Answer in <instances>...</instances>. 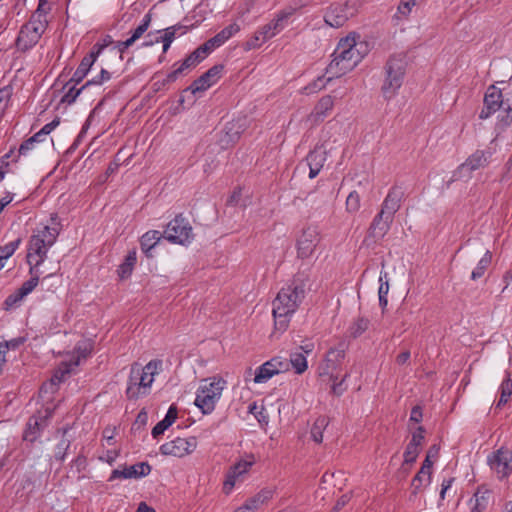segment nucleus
Returning <instances> with one entry per match:
<instances>
[{
  "instance_id": "obj_1",
  "label": "nucleus",
  "mask_w": 512,
  "mask_h": 512,
  "mask_svg": "<svg viewBox=\"0 0 512 512\" xmlns=\"http://www.w3.org/2000/svg\"><path fill=\"white\" fill-rule=\"evenodd\" d=\"M304 297V285L296 281L281 288L272 303L276 330L284 332L288 328L291 316L296 312Z\"/></svg>"
},
{
  "instance_id": "obj_2",
  "label": "nucleus",
  "mask_w": 512,
  "mask_h": 512,
  "mask_svg": "<svg viewBox=\"0 0 512 512\" xmlns=\"http://www.w3.org/2000/svg\"><path fill=\"white\" fill-rule=\"evenodd\" d=\"M359 46H362V43L358 44L354 37L340 39L332 54L333 59L326 68L328 80L339 78L358 65L364 57Z\"/></svg>"
},
{
  "instance_id": "obj_3",
  "label": "nucleus",
  "mask_w": 512,
  "mask_h": 512,
  "mask_svg": "<svg viewBox=\"0 0 512 512\" xmlns=\"http://www.w3.org/2000/svg\"><path fill=\"white\" fill-rule=\"evenodd\" d=\"M499 110H501V114L498 116V125L501 128L510 126L512 123V92L503 94L499 88L491 85L485 92L479 118L486 120Z\"/></svg>"
},
{
  "instance_id": "obj_4",
  "label": "nucleus",
  "mask_w": 512,
  "mask_h": 512,
  "mask_svg": "<svg viewBox=\"0 0 512 512\" xmlns=\"http://www.w3.org/2000/svg\"><path fill=\"white\" fill-rule=\"evenodd\" d=\"M162 366L161 360H151L145 366L133 363L130 368L126 396L128 399H138L149 394L150 387L154 381V375Z\"/></svg>"
},
{
  "instance_id": "obj_5",
  "label": "nucleus",
  "mask_w": 512,
  "mask_h": 512,
  "mask_svg": "<svg viewBox=\"0 0 512 512\" xmlns=\"http://www.w3.org/2000/svg\"><path fill=\"white\" fill-rule=\"evenodd\" d=\"M43 2L41 0L29 21L20 28L15 45L21 52L32 49L47 29L48 21L46 19V11L43 9Z\"/></svg>"
},
{
  "instance_id": "obj_6",
  "label": "nucleus",
  "mask_w": 512,
  "mask_h": 512,
  "mask_svg": "<svg viewBox=\"0 0 512 512\" xmlns=\"http://www.w3.org/2000/svg\"><path fill=\"white\" fill-rule=\"evenodd\" d=\"M407 62L402 55H392L384 66V80L381 93L385 100L393 99L403 85Z\"/></svg>"
},
{
  "instance_id": "obj_7",
  "label": "nucleus",
  "mask_w": 512,
  "mask_h": 512,
  "mask_svg": "<svg viewBox=\"0 0 512 512\" xmlns=\"http://www.w3.org/2000/svg\"><path fill=\"white\" fill-rule=\"evenodd\" d=\"M225 385L226 381L223 378L216 377H214L209 384L200 385L196 392L194 404L203 414L213 412Z\"/></svg>"
},
{
  "instance_id": "obj_8",
  "label": "nucleus",
  "mask_w": 512,
  "mask_h": 512,
  "mask_svg": "<svg viewBox=\"0 0 512 512\" xmlns=\"http://www.w3.org/2000/svg\"><path fill=\"white\" fill-rule=\"evenodd\" d=\"M164 238L173 244L187 245L194 238L192 226L182 214H178L167 224Z\"/></svg>"
},
{
  "instance_id": "obj_9",
  "label": "nucleus",
  "mask_w": 512,
  "mask_h": 512,
  "mask_svg": "<svg viewBox=\"0 0 512 512\" xmlns=\"http://www.w3.org/2000/svg\"><path fill=\"white\" fill-rule=\"evenodd\" d=\"M320 242V233L316 226L305 227L297 239V256L301 259L311 257Z\"/></svg>"
},
{
  "instance_id": "obj_10",
  "label": "nucleus",
  "mask_w": 512,
  "mask_h": 512,
  "mask_svg": "<svg viewBox=\"0 0 512 512\" xmlns=\"http://www.w3.org/2000/svg\"><path fill=\"white\" fill-rule=\"evenodd\" d=\"M289 370L288 359L276 356L264 362L255 371L254 382L266 383L274 375L283 373Z\"/></svg>"
},
{
  "instance_id": "obj_11",
  "label": "nucleus",
  "mask_w": 512,
  "mask_h": 512,
  "mask_svg": "<svg viewBox=\"0 0 512 512\" xmlns=\"http://www.w3.org/2000/svg\"><path fill=\"white\" fill-rule=\"evenodd\" d=\"M254 464V456L250 455L249 460L241 459L232 465L226 473L225 480L223 482V492L225 494H229L235 487L236 482L242 481Z\"/></svg>"
},
{
  "instance_id": "obj_12",
  "label": "nucleus",
  "mask_w": 512,
  "mask_h": 512,
  "mask_svg": "<svg viewBox=\"0 0 512 512\" xmlns=\"http://www.w3.org/2000/svg\"><path fill=\"white\" fill-rule=\"evenodd\" d=\"M197 446L195 437L180 438L166 442L160 446V453L165 456L183 457L192 453Z\"/></svg>"
},
{
  "instance_id": "obj_13",
  "label": "nucleus",
  "mask_w": 512,
  "mask_h": 512,
  "mask_svg": "<svg viewBox=\"0 0 512 512\" xmlns=\"http://www.w3.org/2000/svg\"><path fill=\"white\" fill-rule=\"evenodd\" d=\"M223 70V64H216L212 66L200 77L194 80L189 87L185 88L183 92H190L195 95L198 92L206 91L220 79Z\"/></svg>"
},
{
  "instance_id": "obj_14",
  "label": "nucleus",
  "mask_w": 512,
  "mask_h": 512,
  "mask_svg": "<svg viewBox=\"0 0 512 512\" xmlns=\"http://www.w3.org/2000/svg\"><path fill=\"white\" fill-rule=\"evenodd\" d=\"M488 463L500 478L507 477L512 472V450L500 447L488 457Z\"/></svg>"
},
{
  "instance_id": "obj_15",
  "label": "nucleus",
  "mask_w": 512,
  "mask_h": 512,
  "mask_svg": "<svg viewBox=\"0 0 512 512\" xmlns=\"http://www.w3.org/2000/svg\"><path fill=\"white\" fill-rule=\"evenodd\" d=\"M152 470L151 465L148 462L136 463L132 466H123L122 468L114 469L108 479L113 481L115 479H130V478H142L150 474Z\"/></svg>"
},
{
  "instance_id": "obj_16",
  "label": "nucleus",
  "mask_w": 512,
  "mask_h": 512,
  "mask_svg": "<svg viewBox=\"0 0 512 512\" xmlns=\"http://www.w3.org/2000/svg\"><path fill=\"white\" fill-rule=\"evenodd\" d=\"M404 195L405 192L401 186L393 185L389 189L384 201L381 204L380 212H382V214L387 215L388 217L390 216L394 218L395 214L401 208V203L404 199Z\"/></svg>"
},
{
  "instance_id": "obj_17",
  "label": "nucleus",
  "mask_w": 512,
  "mask_h": 512,
  "mask_svg": "<svg viewBox=\"0 0 512 512\" xmlns=\"http://www.w3.org/2000/svg\"><path fill=\"white\" fill-rule=\"evenodd\" d=\"M393 221L394 218L388 217L379 211L369 226L367 237L372 238L374 242L382 240L389 232Z\"/></svg>"
},
{
  "instance_id": "obj_18",
  "label": "nucleus",
  "mask_w": 512,
  "mask_h": 512,
  "mask_svg": "<svg viewBox=\"0 0 512 512\" xmlns=\"http://www.w3.org/2000/svg\"><path fill=\"white\" fill-rule=\"evenodd\" d=\"M58 235V228L46 225L31 235L28 245L50 249L56 242Z\"/></svg>"
},
{
  "instance_id": "obj_19",
  "label": "nucleus",
  "mask_w": 512,
  "mask_h": 512,
  "mask_svg": "<svg viewBox=\"0 0 512 512\" xmlns=\"http://www.w3.org/2000/svg\"><path fill=\"white\" fill-rule=\"evenodd\" d=\"M347 10L346 5L340 3L331 4L324 14L325 23L334 28L342 27L348 20Z\"/></svg>"
},
{
  "instance_id": "obj_20",
  "label": "nucleus",
  "mask_w": 512,
  "mask_h": 512,
  "mask_svg": "<svg viewBox=\"0 0 512 512\" xmlns=\"http://www.w3.org/2000/svg\"><path fill=\"white\" fill-rule=\"evenodd\" d=\"M240 31V26L236 22L226 26L221 31H219L215 36L208 39L202 45L206 47V51L210 54L214 49L222 46L226 41H228L232 36Z\"/></svg>"
},
{
  "instance_id": "obj_21",
  "label": "nucleus",
  "mask_w": 512,
  "mask_h": 512,
  "mask_svg": "<svg viewBox=\"0 0 512 512\" xmlns=\"http://www.w3.org/2000/svg\"><path fill=\"white\" fill-rule=\"evenodd\" d=\"M43 274V271H41L40 269H37V268H32L30 267L29 268V275H30V279H28L27 281H25L21 286L20 288L17 290V293H16V296L15 298L13 299V302H15L16 300L18 299H22L23 297L27 296L29 293H31L35 288L36 286L38 285L39 283V279H40V276ZM10 301H12V296H9L7 299H6V304H9Z\"/></svg>"
},
{
  "instance_id": "obj_22",
  "label": "nucleus",
  "mask_w": 512,
  "mask_h": 512,
  "mask_svg": "<svg viewBox=\"0 0 512 512\" xmlns=\"http://www.w3.org/2000/svg\"><path fill=\"white\" fill-rule=\"evenodd\" d=\"M326 161V154L320 149L312 150L306 156L307 166L309 167V178L314 179L321 171Z\"/></svg>"
},
{
  "instance_id": "obj_23",
  "label": "nucleus",
  "mask_w": 512,
  "mask_h": 512,
  "mask_svg": "<svg viewBox=\"0 0 512 512\" xmlns=\"http://www.w3.org/2000/svg\"><path fill=\"white\" fill-rule=\"evenodd\" d=\"M344 358L345 349L343 347L329 349L325 358V366L322 368L320 376L329 374L331 371L334 372L338 365L344 360Z\"/></svg>"
},
{
  "instance_id": "obj_24",
  "label": "nucleus",
  "mask_w": 512,
  "mask_h": 512,
  "mask_svg": "<svg viewBox=\"0 0 512 512\" xmlns=\"http://www.w3.org/2000/svg\"><path fill=\"white\" fill-rule=\"evenodd\" d=\"M489 153L483 150H476L466 161L459 166V171L464 169L472 172L485 167L489 163Z\"/></svg>"
},
{
  "instance_id": "obj_25",
  "label": "nucleus",
  "mask_w": 512,
  "mask_h": 512,
  "mask_svg": "<svg viewBox=\"0 0 512 512\" xmlns=\"http://www.w3.org/2000/svg\"><path fill=\"white\" fill-rule=\"evenodd\" d=\"M44 429V421L40 417L32 416L29 418L23 433V440L34 443L41 435Z\"/></svg>"
},
{
  "instance_id": "obj_26",
  "label": "nucleus",
  "mask_w": 512,
  "mask_h": 512,
  "mask_svg": "<svg viewBox=\"0 0 512 512\" xmlns=\"http://www.w3.org/2000/svg\"><path fill=\"white\" fill-rule=\"evenodd\" d=\"M177 415L178 409L175 404H172L169 407L164 419L159 421L153 427L151 432L153 438H158L160 435H162L165 432V430H167L175 422V420L177 419Z\"/></svg>"
},
{
  "instance_id": "obj_27",
  "label": "nucleus",
  "mask_w": 512,
  "mask_h": 512,
  "mask_svg": "<svg viewBox=\"0 0 512 512\" xmlns=\"http://www.w3.org/2000/svg\"><path fill=\"white\" fill-rule=\"evenodd\" d=\"M161 238H164V233L162 234L158 230H149L142 235L140 245L147 257H152L151 250L158 244Z\"/></svg>"
},
{
  "instance_id": "obj_28",
  "label": "nucleus",
  "mask_w": 512,
  "mask_h": 512,
  "mask_svg": "<svg viewBox=\"0 0 512 512\" xmlns=\"http://www.w3.org/2000/svg\"><path fill=\"white\" fill-rule=\"evenodd\" d=\"M287 15H279L277 18L273 19L268 24L262 26L260 28V34H263L262 42H266L267 40L274 37L277 33L284 29V21L286 20Z\"/></svg>"
},
{
  "instance_id": "obj_29",
  "label": "nucleus",
  "mask_w": 512,
  "mask_h": 512,
  "mask_svg": "<svg viewBox=\"0 0 512 512\" xmlns=\"http://www.w3.org/2000/svg\"><path fill=\"white\" fill-rule=\"evenodd\" d=\"M334 107V98L330 95L323 96L315 105L312 115L316 121H323Z\"/></svg>"
},
{
  "instance_id": "obj_30",
  "label": "nucleus",
  "mask_w": 512,
  "mask_h": 512,
  "mask_svg": "<svg viewBox=\"0 0 512 512\" xmlns=\"http://www.w3.org/2000/svg\"><path fill=\"white\" fill-rule=\"evenodd\" d=\"M48 250L49 249L41 248L40 246L28 245V252L26 257L29 266L32 268L40 269V266L47 259Z\"/></svg>"
},
{
  "instance_id": "obj_31",
  "label": "nucleus",
  "mask_w": 512,
  "mask_h": 512,
  "mask_svg": "<svg viewBox=\"0 0 512 512\" xmlns=\"http://www.w3.org/2000/svg\"><path fill=\"white\" fill-rule=\"evenodd\" d=\"M208 55L209 53L206 51V47L200 45L180 63V67L184 71L192 69L202 62Z\"/></svg>"
},
{
  "instance_id": "obj_32",
  "label": "nucleus",
  "mask_w": 512,
  "mask_h": 512,
  "mask_svg": "<svg viewBox=\"0 0 512 512\" xmlns=\"http://www.w3.org/2000/svg\"><path fill=\"white\" fill-rule=\"evenodd\" d=\"M93 66L92 63L88 61V59L84 58L81 60L79 66L73 73L72 77L65 83L64 87L69 86L72 83L80 84L84 78L89 73L91 67Z\"/></svg>"
},
{
  "instance_id": "obj_33",
  "label": "nucleus",
  "mask_w": 512,
  "mask_h": 512,
  "mask_svg": "<svg viewBox=\"0 0 512 512\" xmlns=\"http://www.w3.org/2000/svg\"><path fill=\"white\" fill-rule=\"evenodd\" d=\"M68 430H69L68 427L62 428L60 430V431H62V438L58 442V444L55 446V449H54V458L60 462H63L65 460L67 451L69 450V448L71 446V440L66 437Z\"/></svg>"
},
{
  "instance_id": "obj_34",
  "label": "nucleus",
  "mask_w": 512,
  "mask_h": 512,
  "mask_svg": "<svg viewBox=\"0 0 512 512\" xmlns=\"http://www.w3.org/2000/svg\"><path fill=\"white\" fill-rule=\"evenodd\" d=\"M136 261H137L136 252L130 251L126 255L124 262L121 265H119V267L117 269L118 276L121 279L128 278L132 274V271L134 269Z\"/></svg>"
},
{
  "instance_id": "obj_35",
  "label": "nucleus",
  "mask_w": 512,
  "mask_h": 512,
  "mask_svg": "<svg viewBox=\"0 0 512 512\" xmlns=\"http://www.w3.org/2000/svg\"><path fill=\"white\" fill-rule=\"evenodd\" d=\"M491 492L487 489L478 488L474 494L475 504L471 512H484L489 504Z\"/></svg>"
},
{
  "instance_id": "obj_36",
  "label": "nucleus",
  "mask_w": 512,
  "mask_h": 512,
  "mask_svg": "<svg viewBox=\"0 0 512 512\" xmlns=\"http://www.w3.org/2000/svg\"><path fill=\"white\" fill-rule=\"evenodd\" d=\"M379 290H378V297H379V306L381 307L382 311L386 309L388 305V299L387 295L389 292V277L387 272H381L379 277Z\"/></svg>"
},
{
  "instance_id": "obj_37",
  "label": "nucleus",
  "mask_w": 512,
  "mask_h": 512,
  "mask_svg": "<svg viewBox=\"0 0 512 512\" xmlns=\"http://www.w3.org/2000/svg\"><path fill=\"white\" fill-rule=\"evenodd\" d=\"M328 424H329V419L326 416H319L315 420V422L311 428V431H310L311 438L313 439V441H315L316 443H322L323 432L326 429V427L328 426Z\"/></svg>"
},
{
  "instance_id": "obj_38",
  "label": "nucleus",
  "mask_w": 512,
  "mask_h": 512,
  "mask_svg": "<svg viewBox=\"0 0 512 512\" xmlns=\"http://www.w3.org/2000/svg\"><path fill=\"white\" fill-rule=\"evenodd\" d=\"M491 261H492V253L489 250H487L485 252V254L483 255V257L478 261L475 269L472 271L471 279L473 281H476V280L482 278L484 276L486 270L490 266Z\"/></svg>"
},
{
  "instance_id": "obj_39",
  "label": "nucleus",
  "mask_w": 512,
  "mask_h": 512,
  "mask_svg": "<svg viewBox=\"0 0 512 512\" xmlns=\"http://www.w3.org/2000/svg\"><path fill=\"white\" fill-rule=\"evenodd\" d=\"M289 367L292 366L296 374H302L307 370V359L304 353L296 351L290 354Z\"/></svg>"
},
{
  "instance_id": "obj_40",
  "label": "nucleus",
  "mask_w": 512,
  "mask_h": 512,
  "mask_svg": "<svg viewBox=\"0 0 512 512\" xmlns=\"http://www.w3.org/2000/svg\"><path fill=\"white\" fill-rule=\"evenodd\" d=\"M164 34L163 36L157 37L155 42H169L172 43L174 39L176 38V34L180 31V35L185 34L188 31L187 26H183L181 24H176L173 26H170L163 30Z\"/></svg>"
},
{
  "instance_id": "obj_41",
  "label": "nucleus",
  "mask_w": 512,
  "mask_h": 512,
  "mask_svg": "<svg viewBox=\"0 0 512 512\" xmlns=\"http://www.w3.org/2000/svg\"><path fill=\"white\" fill-rule=\"evenodd\" d=\"M499 390L500 399L496 404V408H501L502 406H504L508 402L510 396L512 395V379L510 378L509 373H507L506 378L502 381Z\"/></svg>"
},
{
  "instance_id": "obj_42",
  "label": "nucleus",
  "mask_w": 512,
  "mask_h": 512,
  "mask_svg": "<svg viewBox=\"0 0 512 512\" xmlns=\"http://www.w3.org/2000/svg\"><path fill=\"white\" fill-rule=\"evenodd\" d=\"M77 85L78 84L72 83L67 87H63L64 89L67 88L68 90L62 96L60 100L61 103H65L68 105L73 104L76 101L77 97L81 94V92L88 88L86 84H83L80 88H77Z\"/></svg>"
},
{
  "instance_id": "obj_43",
  "label": "nucleus",
  "mask_w": 512,
  "mask_h": 512,
  "mask_svg": "<svg viewBox=\"0 0 512 512\" xmlns=\"http://www.w3.org/2000/svg\"><path fill=\"white\" fill-rule=\"evenodd\" d=\"M369 324V319L365 317H358L355 319L348 329L350 337L355 339L361 336L368 329Z\"/></svg>"
},
{
  "instance_id": "obj_44",
  "label": "nucleus",
  "mask_w": 512,
  "mask_h": 512,
  "mask_svg": "<svg viewBox=\"0 0 512 512\" xmlns=\"http://www.w3.org/2000/svg\"><path fill=\"white\" fill-rule=\"evenodd\" d=\"M151 21H152V14L149 11L147 14L144 15V17L142 18L140 24L133 31H131L130 38L134 42H136L138 39H140L143 36V34L150 27Z\"/></svg>"
},
{
  "instance_id": "obj_45",
  "label": "nucleus",
  "mask_w": 512,
  "mask_h": 512,
  "mask_svg": "<svg viewBox=\"0 0 512 512\" xmlns=\"http://www.w3.org/2000/svg\"><path fill=\"white\" fill-rule=\"evenodd\" d=\"M329 376V379L333 381L331 385V393L336 396H341L347 389L346 385L344 384L346 378L348 377V374L346 373L343 378L338 381V376L334 374V372H330L329 374H326Z\"/></svg>"
},
{
  "instance_id": "obj_46",
  "label": "nucleus",
  "mask_w": 512,
  "mask_h": 512,
  "mask_svg": "<svg viewBox=\"0 0 512 512\" xmlns=\"http://www.w3.org/2000/svg\"><path fill=\"white\" fill-rule=\"evenodd\" d=\"M21 241V238H17L5 244L4 246H0V261L4 262L10 258L19 247Z\"/></svg>"
},
{
  "instance_id": "obj_47",
  "label": "nucleus",
  "mask_w": 512,
  "mask_h": 512,
  "mask_svg": "<svg viewBox=\"0 0 512 512\" xmlns=\"http://www.w3.org/2000/svg\"><path fill=\"white\" fill-rule=\"evenodd\" d=\"M430 483L427 480V474H420V470L413 477L411 482L412 494L417 495L422 489Z\"/></svg>"
},
{
  "instance_id": "obj_48",
  "label": "nucleus",
  "mask_w": 512,
  "mask_h": 512,
  "mask_svg": "<svg viewBox=\"0 0 512 512\" xmlns=\"http://www.w3.org/2000/svg\"><path fill=\"white\" fill-rule=\"evenodd\" d=\"M11 96L12 88L10 86L0 88V120L3 117L6 108L8 107Z\"/></svg>"
},
{
  "instance_id": "obj_49",
  "label": "nucleus",
  "mask_w": 512,
  "mask_h": 512,
  "mask_svg": "<svg viewBox=\"0 0 512 512\" xmlns=\"http://www.w3.org/2000/svg\"><path fill=\"white\" fill-rule=\"evenodd\" d=\"M346 209L350 213H356L360 209V195L357 191L349 193L346 199Z\"/></svg>"
},
{
  "instance_id": "obj_50",
  "label": "nucleus",
  "mask_w": 512,
  "mask_h": 512,
  "mask_svg": "<svg viewBox=\"0 0 512 512\" xmlns=\"http://www.w3.org/2000/svg\"><path fill=\"white\" fill-rule=\"evenodd\" d=\"M329 81L330 80H328V77L325 79L324 75L319 76L316 80H314L313 82L309 83L305 87V90L307 91V93L318 92V91L324 89Z\"/></svg>"
},
{
  "instance_id": "obj_51",
  "label": "nucleus",
  "mask_w": 512,
  "mask_h": 512,
  "mask_svg": "<svg viewBox=\"0 0 512 512\" xmlns=\"http://www.w3.org/2000/svg\"><path fill=\"white\" fill-rule=\"evenodd\" d=\"M249 412L253 414L259 423H268V416L265 413L263 406H258L256 402L249 405Z\"/></svg>"
},
{
  "instance_id": "obj_52",
  "label": "nucleus",
  "mask_w": 512,
  "mask_h": 512,
  "mask_svg": "<svg viewBox=\"0 0 512 512\" xmlns=\"http://www.w3.org/2000/svg\"><path fill=\"white\" fill-rule=\"evenodd\" d=\"M70 373V364L62 363V365L54 372L51 382L57 384L64 381L65 377Z\"/></svg>"
},
{
  "instance_id": "obj_53",
  "label": "nucleus",
  "mask_w": 512,
  "mask_h": 512,
  "mask_svg": "<svg viewBox=\"0 0 512 512\" xmlns=\"http://www.w3.org/2000/svg\"><path fill=\"white\" fill-rule=\"evenodd\" d=\"M111 79V73L107 71L106 69H101L100 73L93 77L92 79L88 80L85 84L87 87H90L92 85L100 86L104 82Z\"/></svg>"
},
{
  "instance_id": "obj_54",
  "label": "nucleus",
  "mask_w": 512,
  "mask_h": 512,
  "mask_svg": "<svg viewBox=\"0 0 512 512\" xmlns=\"http://www.w3.org/2000/svg\"><path fill=\"white\" fill-rule=\"evenodd\" d=\"M263 34H260V29L257 30L254 35L244 43V50L249 51L252 49L259 48L264 42H262Z\"/></svg>"
},
{
  "instance_id": "obj_55",
  "label": "nucleus",
  "mask_w": 512,
  "mask_h": 512,
  "mask_svg": "<svg viewBox=\"0 0 512 512\" xmlns=\"http://www.w3.org/2000/svg\"><path fill=\"white\" fill-rule=\"evenodd\" d=\"M419 454L418 447L414 446V444H407L405 452H404V463L412 464L416 461Z\"/></svg>"
},
{
  "instance_id": "obj_56",
  "label": "nucleus",
  "mask_w": 512,
  "mask_h": 512,
  "mask_svg": "<svg viewBox=\"0 0 512 512\" xmlns=\"http://www.w3.org/2000/svg\"><path fill=\"white\" fill-rule=\"evenodd\" d=\"M35 147L34 140L28 138L23 141L18 149V155L12 160V162L17 163L20 156H26L29 151H31Z\"/></svg>"
},
{
  "instance_id": "obj_57",
  "label": "nucleus",
  "mask_w": 512,
  "mask_h": 512,
  "mask_svg": "<svg viewBox=\"0 0 512 512\" xmlns=\"http://www.w3.org/2000/svg\"><path fill=\"white\" fill-rule=\"evenodd\" d=\"M416 5L415 0H401L398 5V13L403 17H408L412 8Z\"/></svg>"
},
{
  "instance_id": "obj_58",
  "label": "nucleus",
  "mask_w": 512,
  "mask_h": 512,
  "mask_svg": "<svg viewBox=\"0 0 512 512\" xmlns=\"http://www.w3.org/2000/svg\"><path fill=\"white\" fill-rule=\"evenodd\" d=\"M74 352L77 356V360L74 362V365H78L81 359H85L91 353V347L89 345H77L74 349Z\"/></svg>"
},
{
  "instance_id": "obj_59",
  "label": "nucleus",
  "mask_w": 512,
  "mask_h": 512,
  "mask_svg": "<svg viewBox=\"0 0 512 512\" xmlns=\"http://www.w3.org/2000/svg\"><path fill=\"white\" fill-rule=\"evenodd\" d=\"M103 50L104 48L98 42H96L92 46L90 52L87 55H85L84 58L88 59L90 63L94 64Z\"/></svg>"
},
{
  "instance_id": "obj_60",
  "label": "nucleus",
  "mask_w": 512,
  "mask_h": 512,
  "mask_svg": "<svg viewBox=\"0 0 512 512\" xmlns=\"http://www.w3.org/2000/svg\"><path fill=\"white\" fill-rule=\"evenodd\" d=\"M425 429L422 426H419L412 434L411 440L409 444H414V446L419 447L424 440Z\"/></svg>"
},
{
  "instance_id": "obj_61",
  "label": "nucleus",
  "mask_w": 512,
  "mask_h": 512,
  "mask_svg": "<svg viewBox=\"0 0 512 512\" xmlns=\"http://www.w3.org/2000/svg\"><path fill=\"white\" fill-rule=\"evenodd\" d=\"M432 467H433V461L431 458H428L426 456V458L424 459L423 463H422V466L420 468V474H427V480H431V476H432Z\"/></svg>"
},
{
  "instance_id": "obj_62",
  "label": "nucleus",
  "mask_w": 512,
  "mask_h": 512,
  "mask_svg": "<svg viewBox=\"0 0 512 512\" xmlns=\"http://www.w3.org/2000/svg\"><path fill=\"white\" fill-rule=\"evenodd\" d=\"M134 43L135 42L129 37L125 41H118V42H116L114 48L122 55Z\"/></svg>"
},
{
  "instance_id": "obj_63",
  "label": "nucleus",
  "mask_w": 512,
  "mask_h": 512,
  "mask_svg": "<svg viewBox=\"0 0 512 512\" xmlns=\"http://www.w3.org/2000/svg\"><path fill=\"white\" fill-rule=\"evenodd\" d=\"M510 179H512V154L504 166V172L502 174L501 181H508Z\"/></svg>"
},
{
  "instance_id": "obj_64",
  "label": "nucleus",
  "mask_w": 512,
  "mask_h": 512,
  "mask_svg": "<svg viewBox=\"0 0 512 512\" xmlns=\"http://www.w3.org/2000/svg\"><path fill=\"white\" fill-rule=\"evenodd\" d=\"M258 499H251L249 502L244 504L242 507L238 508L235 512H254L257 508Z\"/></svg>"
}]
</instances>
